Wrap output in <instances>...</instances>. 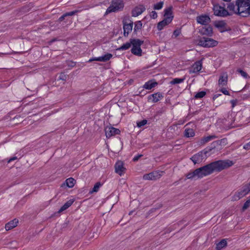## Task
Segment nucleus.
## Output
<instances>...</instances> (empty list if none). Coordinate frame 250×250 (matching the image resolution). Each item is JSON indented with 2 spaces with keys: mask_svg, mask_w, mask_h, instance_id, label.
Listing matches in <instances>:
<instances>
[{
  "mask_svg": "<svg viewBox=\"0 0 250 250\" xmlns=\"http://www.w3.org/2000/svg\"><path fill=\"white\" fill-rule=\"evenodd\" d=\"M237 72H238L244 78H247L248 77V74L243 70L239 69L237 70Z\"/></svg>",
  "mask_w": 250,
  "mask_h": 250,
  "instance_id": "42",
  "label": "nucleus"
},
{
  "mask_svg": "<svg viewBox=\"0 0 250 250\" xmlns=\"http://www.w3.org/2000/svg\"><path fill=\"white\" fill-rule=\"evenodd\" d=\"M18 223V220L16 219H14V220L10 221L8 223H6L5 226V228L6 230H9L17 226V224Z\"/></svg>",
  "mask_w": 250,
  "mask_h": 250,
  "instance_id": "22",
  "label": "nucleus"
},
{
  "mask_svg": "<svg viewBox=\"0 0 250 250\" xmlns=\"http://www.w3.org/2000/svg\"><path fill=\"white\" fill-rule=\"evenodd\" d=\"M249 97V95L248 94H244L241 96V99L243 100L247 99Z\"/></svg>",
  "mask_w": 250,
  "mask_h": 250,
  "instance_id": "52",
  "label": "nucleus"
},
{
  "mask_svg": "<svg viewBox=\"0 0 250 250\" xmlns=\"http://www.w3.org/2000/svg\"><path fill=\"white\" fill-rule=\"evenodd\" d=\"M143 156L142 154H138L133 158V161L136 162L141 157H142Z\"/></svg>",
  "mask_w": 250,
  "mask_h": 250,
  "instance_id": "46",
  "label": "nucleus"
},
{
  "mask_svg": "<svg viewBox=\"0 0 250 250\" xmlns=\"http://www.w3.org/2000/svg\"><path fill=\"white\" fill-rule=\"evenodd\" d=\"M206 91H200L197 92L194 96V98L196 99H201L203 98L206 95Z\"/></svg>",
  "mask_w": 250,
  "mask_h": 250,
  "instance_id": "34",
  "label": "nucleus"
},
{
  "mask_svg": "<svg viewBox=\"0 0 250 250\" xmlns=\"http://www.w3.org/2000/svg\"><path fill=\"white\" fill-rule=\"evenodd\" d=\"M102 186L100 182L96 183L91 190L90 191L89 193L96 192L99 190L100 187Z\"/></svg>",
  "mask_w": 250,
  "mask_h": 250,
  "instance_id": "33",
  "label": "nucleus"
},
{
  "mask_svg": "<svg viewBox=\"0 0 250 250\" xmlns=\"http://www.w3.org/2000/svg\"><path fill=\"white\" fill-rule=\"evenodd\" d=\"M224 1H230V0H223Z\"/></svg>",
  "mask_w": 250,
  "mask_h": 250,
  "instance_id": "57",
  "label": "nucleus"
},
{
  "mask_svg": "<svg viewBox=\"0 0 250 250\" xmlns=\"http://www.w3.org/2000/svg\"><path fill=\"white\" fill-rule=\"evenodd\" d=\"M142 27V23L141 21H138L135 22V26L133 29L132 36L135 37L137 34V31L141 30Z\"/></svg>",
  "mask_w": 250,
  "mask_h": 250,
  "instance_id": "23",
  "label": "nucleus"
},
{
  "mask_svg": "<svg viewBox=\"0 0 250 250\" xmlns=\"http://www.w3.org/2000/svg\"><path fill=\"white\" fill-rule=\"evenodd\" d=\"M197 44L199 46L206 47H213L216 46L218 42L211 38L207 37H201L197 40Z\"/></svg>",
  "mask_w": 250,
  "mask_h": 250,
  "instance_id": "7",
  "label": "nucleus"
},
{
  "mask_svg": "<svg viewBox=\"0 0 250 250\" xmlns=\"http://www.w3.org/2000/svg\"><path fill=\"white\" fill-rule=\"evenodd\" d=\"M18 159V158L16 156H14V157H12L11 158H10L7 161V162L8 163H10L11 162L13 161H14V160H16Z\"/></svg>",
  "mask_w": 250,
  "mask_h": 250,
  "instance_id": "49",
  "label": "nucleus"
},
{
  "mask_svg": "<svg viewBox=\"0 0 250 250\" xmlns=\"http://www.w3.org/2000/svg\"><path fill=\"white\" fill-rule=\"evenodd\" d=\"M217 138V136L214 135H209L206 137L202 138L201 140V143L202 144H205L213 139Z\"/></svg>",
  "mask_w": 250,
  "mask_h": 250,
  "instance_id": "27",
  "label": "nucleus"
},
{
  "mask_svg": "<svg viewBox=\"0 0 250 250\" xmlns=\"http://www.w3.org/2000/svg\"><path fill=\"white\" fill-rule=\"evenodd\" d=\"M164 4L163 1H160L156 4H154V9L155 10H160L162 8Z\"/></svg>",
  "mask_w": 250,
  "mask_h": 250,
  "instance_id": "37",
  "label": "nucleus"
},
{
  "mask_svg": "<svg viewBox=\"0 0 250 250\" xmlns=\"http://www.w3.org/2000/svg\"><path fill=\"white\" fill-rule=\"evenodd\" d=\"M68 77V76L66 75L64 73L62 72L60 74L58 80H62L63 81H66V79Z\"/></svg>",
  "mask_w": 250,
  "mask_h": 250,
  "instance_id": "38",
  "label": "nucleus"
},
{
  "mask_svg": "<svg viewBox=\"0 0 250 250\" xmlns=\"http://www.w3.org/2000/svg\"><path fill=\"white\" fill-rule=\"evenodd\" d=\"M197 22L202 25H207L211 21L209 17L207 15H201L196 18Z\"/></svg>",
  "mask_w": 250,
  "mask_h": 250,
  "instance_id": "15",
  "label": "nucleus"
},
{
  "mask_svg": "<svg viewBox=\"0 0 250 250\" xmlns=\"http://www.w3.org/2000/svg\"><path fill=\"white\" fill-rule=\"evenodd\" d=\"M147 120L146 119H144L140 122H138L137 123V126H138L139 127H142V126L145 125H146L147 123Z\"/></svg>",
  "mask_w": 250,
  "mask_h": 250,
  "instance_id": "41",
  "label": "nucleus"
},
{
  "mask_svg": "<svg viewBox=\"0 0 250 250\" xmlns=\"http://www.w3.org/2000/svg\"><path fill=\"white\" fill-rule=\"evenodd\" d=\"M213 11L214 15L221 17H226L232 15V13L229 12V11L225 8V4L222 3L220 4L218 3L213 5Z\"/></svg>",
  "mask_w": 250,
  "mask_h": 250,
  "instance_id": "4",
  "label": "nucleus"
},
{
  "mask_svg": "<svg viewBox=\"0 0 250 250\" xmlns=\"http://www.w3.org/2000/svg\"><path fill=\"white\" fill-rule=\"evenodd\" d=\"M58 40L57 38H53L52 39V40H51L49 42H48V44L49 45H51L53 42L57 41Z\"/></svg>",
  "mask_w": 250,
  "mask_h": 250,
  "instance_id": "51",
  "label": "nucleus"
},
{
  "mask_svg": "<svg viewBox=\"0 0 250 250\" xmlns=\"http://www.w3.org/2000/svg\"><path fill=\"white\" fill-rule=\"evenodd\" d=\"M226 25V23L224 21H215L214 23V26L218 28H224Z\"/></svg>",
  "mask_w": 250,
  "mask_h": 250,
  "instance_id": "31",
  "label": "nucleus"
},
{
  "mask_svg": "<svg viewBox=\"0 0 250 250\" xmlns=\"http://www.w3.org/2000/svg\"><path fill=\"white\" fill-rule=\"evenodd\" d=\"M227 241L226 239H224L216 244V249L217 250H220L227 246Z\"/></svg>",
  "mask_w": 250,
  "mask_h": 250,
  "instance_id": "26",
  "label": "nucleus"
},
{
  "mask_svg": "<svg viewBox=\"0 0 250 250\" xmlns=\"http://www.w3.org/2000/svg\"><path fill=\"white\" fill-rule=\"evenodd\" d=\"M233 165V162L228 159L213 161L195 169L193 172L187 173L186 177L188 179H192L194 178L201 179L205 176L210 175L213 172H220L224 169L230 167Z\"/></svg>",
  "mask_w": 250,
  "mask_h": 250,
  "instance_id": "1",
  "label": "nucleus"
},
{
  "mask_svg": "<svg viewBox=\"0 0 250 250\" xmlns=\"http://www.w3.org/2000/svg\"><path fill=\"white\" fill-rule=\"evenodd\" d=\"M65 17H66V15L65 13H64V14H63L62 16H61L59 18V19H58L59 22H62V21H63L64 20Z\"/></svg>",
  "mask_w": 250,
  "mask_h": 250,
  "instance_id": "47",
  "label": "nucleus"
},
{
  "mask_svg": "<svg viewBox=\"0 0 250 250\" xmlns=\"http://www.w3.org/2000/svg\"><path fill=\"white\" fill-rule=\"evenodd\" d=\"M162 205L160 204H159V205H158V206L157 208H155L154 209H159V208H162Z\"/></svg>",
  "mask_w": 250,
  "mask_h": 250,
  "instance_id": "54",
  "label": "nucleus"
},
{
  "mask_svg": "<svg viewBox=\"0 0 250 250\" xmlns=\"http://www.w3.org/2000/svg\"><path fill=\"white\" fill-rule=\"evenodd\" d=\"M250 206V197L248 198V199L245 202L242 207V211H245Z\"/></svg>",
  "mask_w": 250,
  "mask_h": 250,
  "instance_id": "36",
  "label": "nucleus"
},
{
  "mask_svg": "<svg viewBox=\"0 0 250 250\" xmlns=\"http://www.w3.org/2000/svg\"><path fill=\"white\" fill-rule=\"evenodd\" d=\"M202 67V61H198L194 63L190 69V73H197L199 72Z\"/></svg>",
  "mask_w": 250,
  "mask_h": 250,
  "instance_id": "19",
  "label": "nucleus"
},
{
  "mask_svg": "<svg viewBox=\"0 0 250 250\" xmlns=\"http://www.w3.org/2000/svg\"><path fill=\"white\" fill-rule=\"evenodd\" d=\"M246 185L247 186V187H248L250 188V182L249 183L247 184H246Z\"/></svg>",
  "mask_w": 250,
  "mask_h": 250,
  "instance_id": "55",
  "label": "nucleus"
},
{
  "mask_svg": "<svg viewBox=\"0 0 250 250\" xmlns=\"http://www.w3.org/2000/svg\"><path fill=\"white\" fill-rule=\"evenodd\" d=\"M133 23V21L128 18L123 20L124 36L125 37H128L129 34L132 31Z\"/></svg>",
  "mask_w": 250,
  "mask_h": 250,
  "instance_id": "9",
  "label": "nucleus"
},
{
  "mask_svg": "<svg viewBox=\"0 0 250 250\" xmlns=\"http://www.w3.org/2000/svg\"><path fill=\"white\" fill-rule=\"evenodd\" d=\"M236 6V4L234 5L233 3H229L227 6L228 10H229V12H232V14L233 13L236 14V12L237 11V9L236 10L235 9Z\"/></svg>",
  "mask_w": 250,
  "mask_h": 250,
  "instance_id": "32",
  "label": "nucleus"
},
{
  "mask_svg": "<svg viewBox=\"0 0 250 250\" xmlns=\"http://www.w3.org/2000/svg\"><path fill=\"white\" fill-rule=\"evenodd\" d=\"M105 133L106 138H109L115 135L119 134L121 132L120 130L112 126H107L105 129Z\"/></svg>",
  "mask_w": 250,
  "mask_h": 250,
  "instance_id": "12",
  "label": "nucleus"
},
{
  "mask_svg": "<svg viewBox=\"0 0 250 250\" xmlns=\"http://www.w3.org/2000/svg\"><path fill=\"white\" fill-rule=\"evenodd\" d=\"M115 172L122 176L125 172L126 168L124 167V162L122 161H118L115 165Z\"/></svg>",
  "mask_w": 250,
  "mask_h": 250,
  "instance_id": "14",
  "label": "nucleus"
},
{
  "mask_svg": "<svg viewBox=\"0 0 250 250\" xmlns=\"http://www.w3.org/2000/svg\"><path fill=\"white\" fill-rule=\"evenodd\" d=\"M227 31V30H226V29H223V30H220V31L221 32H224V31Z\"/></svg>",
  "mask_w": 250,
  "mask_h": 250,
  "instance_id": "56",
  "label": "nucleus"
},
{
  "mask_svg": "<svg viewBox=\"0 0 250 250\" xmlns=\"http://www.w3.org/2000/svg\"><path fill=\"white\" fill-rule=\"evenodd\" d=\"M202 35H206L208 36H211L213 33L212 27L210 25H207V26L203 27L200 31Z\"/></svg>",
  "mask_w": 250,
  "mask_h": 250,
  "instance_id": "20",
  "label": "nucleus"
},
{
  "mask_svg": "<svg viewBox=\"0 0 250 250\" xmlns=\"http://www.w3.org/2000/svg\"><path fill=\"white\" fill-rule=\"evenodd\" d=\"M164 19L157 24V29L159 31L162 30L165 26L169 24L173 19L172 15V7H168L164 10Z\"/></svg>",
  "mask_w": 250,
  "mask_h": 250,
  "instance_id": "3",
  "label": "nucleus"
},
{
  "mask_svg": "<svg viewBox=\"0 0 250 250\" xmlns=\"http://www.w3.org/2000/svg\"><path fill=\"white\" fill-rule=\"evenodd\" d=\"M221 94H216L214 95V96L212 97V99L213 101H214L216 99H217L219 96H221Z\"/></svg>",
  "mask_w": 250,
  "mask_h": 250,
  "instance_id": "53",
  "label": "nucleus"
},
{
  "mask_svg": "<svg viewBox=\"0 0 250 250\" xmlns=\"http://www.w3.org/2000/svg\"><path fill=\"white\" fill-rule=\"evenodd\" d=\"M164 171H154L143 176L144 180H156L161 177Z\"/></svg>",
  "mask_w": 250,
  "mask_h": 250,
  "instance_id": "11",
  "label": "nucleus"
},
{
  "mask_svg": "<svg viewBox=\"0 0 250 250\" xmlns=\"http://www.w3.org/2000/svg\"><path fill=\"white\" fill-rule=\"evenodd\" d=\"M184 135L188 138L193 137L195 135V132L193 129L187 128L185 130Z\"/></svg>",
  "mask_w": 250,
  "mask_h": 250,
  "instance_id": "28",
  "label": "nucleus"
},
{
  "mask_svg": "<svg viewBox=\"0 0 250 250\" xmlns=\"http://www.w3.org/2000/svg\"><path fill=\"white\" fill-rule=\"evenodd\" d=\"M158 85V83L154 79L149 80L145 83L143 87L146 89L150 90Z\"/></svg>",
  "mask_w": 250,
  "mask_h": 250,
  "instance_id": "21",
  "label": "nucleus"
},
{
  "mask_svg": "<svg viewBox=\"0 0 250 250\" xmlns=\"http://www.w3.org/2000/svg\"><path fill=\"white\" fill-rule=\"evenodd\" d=\"M164 96L162 93L157 92L152 94L149 95L147 97L148 101H150L152 103H157L162 99H163Z\"/></svg>",
  "mask_w": 250,
  "mask_h": 250,
  "instance_id": "16",
  "label": "nucleus"
},
{
  "mask_svg": "<svg viewBox=\"0 0 250 250\" xmlns=\"http://www.w3.org/2000/svg\"><path fill=\"white\" fill-rule=\"evenodd\" d=\"M143 43L144 41H141L140 39L134 38L131 39V53L137 56H142L143 52L141 46L143 44Z\"/></svg>",
  "mask_w": 250,
  "mask_h": 250,
  "instance_id": "6",
  "label": "nucleus"
},
{
  "mask_svg": "<svg viewBox=\"0 0 250 250\" xmlns=\"http://www.w3.org/2000/svg\"><path fill=\"white\" fill-rule=\"evenodd\" d=\"M123 0H112L110 6L107 8L105 15L112 12H117L122 11L124 7Z\"/></svg>",
  "mask_w": 250,
  "mask_h": 250,
  "instance_id": "5",
  "label": "nucleus"
},
{
  "mask_svg": "<svg viewBox=\"0 0 250 250\" xmlns=\"http://www.w3.org/2000/svg\"><path fill=\"white\" fill-rule=\"evenodd\" d=\"M220 91L222 92L224 94L226 95H229V92L226 88H222L221 89Z\"/></svg>",
  "mask_w": 250,
  "mask_h": 250,
  "instance_id": "44",
  "label": "nucleus"
},
{
  "mask_svg": "<svg viewBox=\"0 0 250 250\" xmlns=\"http://www.w3.org/2000/svg\"><path fill=\"white\" fill-rule=\"evenodd\" d=\"M15 54H20V52H15Z\"/></svg>",
  "mask_w": 250,
  "mask_h": 250,
  "instance_id": "58",
  "label": "nucleus"
},
{
  "mask_svg": "<svg viewBox=\"0 0 250 250\" xmlns=\"http://www.w3.org/2000/svg\"><path fill=\"white\" fill-rule=\"evenodd\" d=\"M236 14L242 17H248L250 15V0H236Z\"/></svg>",
  "mask_w": 250,
  "mask_h": 250,
  "instance_id": "2",
  "label": "nucleus"
},
{
  "mask_svg": "<svg viewBox=\"0 0 250 250\" xmlns=\"http://www.w3.org/2000/svg\"><path fill=\"white\" fill-rule=\"evenodd\" d=\"M80 11H81L79 10H74V11H72L71 12H66V13H65V14L66 15V17L72 16L75 15L76 14L80 12Z\"/></svg>",
  "mask_w": 250,
  "mask_h": 250,
  "instance_id": "40",
  "label": "nucleus"
},
{
  "mask_svg": "<svg viewBox=\"0 0 250 250\" xmlns=\"http://www.w3.org/2000/svg\"><path fill=\"white\" fill-rule=\"evenodd\" d=\"M66 184L69 188H72L74 187L76 181L73 178H69L65 180Z\"/></svg>",
  "mask_w": 250,
  "mask_h": 250,
  "instance_id": "30",
  "label": "nucleus"
},
{
  "mask_svg": "<svg viewBox=\"0 0 250 250\" xmlns=\"http://www.w3.org/2000/svg\"><path fill=\"white\" fill-rule=\"evenodd\" d=\"M250 191V188L246 185H245L235 193L232 197V200L233 201H237L248 194Z\"/></svg>",
  "mask_w": 250,
  "mask_h": 250,
  "instance_id": "8",
  "label": "nucleus"
},
{
  "mask_svg": "<svg viewBox=\"0 0 250 250\" xmlns=\"http://www.w3.org/2000/svg\"><path fill=\"white\" fill-rule=\"evenodd\" d=\"M112 57V55L110 53H106L104 56L99 57H95L90 59L88 62H91L93 61L102 62H106L109 61Z\"/></svg>",
  "mask_w": 250,
  "mask_h": 250,
  "instance_id": "17",
  "label": "nucleus"
},
{
  "mask_svg": "<svg viewBox=\"0 0 250 250\" xmlns=\"http://www.w3.org/2000/svg\"><path fill=\"white\" fill-rule=\"evenodd\" d=\"M181 33V28H177L174 30L173 33V36H174L175 38H177L179 36Z\"/></svg>",
  "mask_w": 250,
  "mask_h": 250,
  "instance_id": "39",
  "label": "nucleus"
},
{
  "mask_svg": "<svg viewBox=\"0 0 250 250\" xmlns=\"http://www.w3.org/2000/svg\"><path fill=\"white\" fill-rule=\"evenodd\" d=\"M243 148L246 150H249L250 149V142L247 143L243 146Z\"/></svg>",
  "mask_w": 250,
  "mask_h": 250,
  "instance_id": "48",
  "label": "nucleus"
},
{
  "mask_svg": "<svg viewBox=\"0 0 250 250\" xmlns=\"http://www.w3.org/2000/svg\"><path fill=\"white\" fill-rule=\"evenodd\" d=\"M207 151L203 150L193 155L190 158V160L194 164H199L207 157Z\"/></svg>",
  "mask_w": 250,
  "mask_h": 250,
  "instance_id": "10",
  "label": "nucleus"
},
{
  "mask_svg": "<svg viewBox=\"0 0 250 250\" xmlns=\"http://www.w3.org/2000/svg\"><path fill=\"white\" fill-rule=\"evenodd\" d=\"M226 141L227 139L224 138L220 140L214 141L209 146L204 149V150L207 151V154H208V153L211 152L213 150H214L217 146H221L222 143H224Z\"/></svg>",
  "mask_w": 250,
  "mask_h": 250,
  "instance_id": "13",
  "label": "nucleus"
},
{
  "mask_svg": "<svg viewBox=\"0 0 250 250\" xmlns=\"http://www.w3.org/2000/svg\"><path fill=\"white\" fill-rule=\"evenodd\" d=\"M131 39H133V38H131L129 39V42H125V43H124L122 45H121L120 47L118 48L117 49V50L118 51H123V50H126L130 48L131 46Z\"/></svg>",
  "mask_w": 250,
  "mask_h": 250,
  "instance_id": "25",
  "label": "nucleus"
},
{
  "mask_svg": "<svg viewBox=\"0 0 250 250\" xmlns=\"http://www.w3.org/2000/svg\"><path fill=\"white\" fill-rule=\"evenodd\" d=\"M228 81V76H221L218 80V83L222 86L226 85Z\"/></svg>",
  "mask_w": 250,
  "mask_h": 250,
  "instance_id": "29",
  "label": "nucleus"
},
{
  "mask_svg": "<svg viewBox=\"0 0 250 250\" xmlns=\"http://www.w3.org/2000/svg\"><path fill=\"white\" fill-rule=\"evenodd\" d=\"M74 199H70L67 201L59 210L58 211V213H60L66 209H67L69 207H70L72 204L74 203Z\"/></svg>",
  "mask_w": 250,
  "mask_h": 250,
  "instance_id": "24",
  "label": "nucleus"
},
{
  "mask_svg": "<svg viewBox=\"0 0 250 250\" xmlns=\"http://www.w3.org/2000/svg\"><path fill=\"white\" fill-rule=\"evenodd\" d=\"M150 16L152 19H155L157 17V13L155 11H152L150 14Z\"/></svg>",
  "mask_w": 250,
  "mask_h": 250,
  "instance_id": "43",
  "label": "nucleus"
},
{
  "mask_svg": "<svg viewBox=\"0 0 250 250\" xmlns=\"http://www.w3.org/2000/svg\"><path fill=\"white\" fill-rule=\"evenodd\" d=\"M146 10V8L143 5H140L139 6H136L132 10V16L134 17H137L141 15Z\"/></svg>",
  "mask_w": 250,
  "mask_h": 250,
  "instance_id": "18",
  "label": "nucleus"
},
{
  "mask_svg": "<svg viewBox=\"0 0 250 250\" xmlns=\"http://www.w3.org/2000/svg\"><path fill=\"white\" fill-rule=\"evenodd\" d=\"M184 78H175L173 79L171 82L170 83L172 84H175L178 83H182L184 82Z\"/></svg>",
  "mask_w": 250,
  "mask_h": 250,
  "instance_id": "35",
  "label": "nucleus"
},
{
  "mask_svg": "<svg viewBox=\"0 0 250 250\" xmlns=\"http://www.w3.org/2000/svg\"><path fill=\"white\" fill-rule=\"evenodd\" d=\"M68 66L71 67H74L76 65V62L71 61L68 64Z\"/></svg>",
  "mask_w": 250,
  "mask_h": 250,
  "instance_id": "50",
  "label": "nucleus"
},
{
  "mask_svg": "<svg viewBox=\"0 0 250 250\" xmlns=\"http://www.w3.org/2000/svg\"><path fill=\"white\" fill-rule=\"evenodd\" d=\"M237 102L238 101L237 99L232 100L230 101V103L231 104L232 108H233L236 105Z\"/></svg>",
  "mask_w": 250,
  "mask_h": 250,
  "instance_id": "45",
  "label": "nucleus"
}]
</instances>
